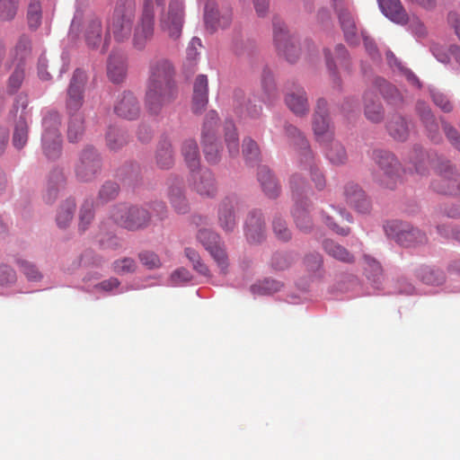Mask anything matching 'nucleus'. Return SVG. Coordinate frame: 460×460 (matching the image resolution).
<instances>
[{"instance_id":"obj_1","label":"nucleus","mask_w":460,"mask_h":460,"mask_svg":"<svg viewBox=\"0 0 460 460\" xmlns=\"http://www.w3.org/2000/svg\"><path fill=\"white\" fill-rule=\"evenodd\" d=\"M175 69L166 58H154L149 63L145 94V107L151 115H158L178 97Z\"/></svg>"},{"instance_id":"obj_2","label":"nucleus","mask_w":460,"mask_h":460,"mask_svg":"<svg viewBox=\"0 0 460 460\" xmlns=\"http://www.w3.org/2000/svg\"><path fill=\"white\" fill-rule=\"evenodd\" d=\"M136 12V0H117L107 23L108 32L117 42H125L131 37Z\"/></svg>"},{"instance_id":"obj_3","label":"nucleus","mask_w":460,"mask_h":460,"mask_svg":"<svg viewBox=\"0 0 460 460\" xmlns=\"http://www.w3.org/2000/svg\"><path fill=\"white\" fill-rule=\"evenodd\" d=\"M164 0H144L141 13L133 27L132 45L142 50L152 40L155 34V6H163Z\"/></svg>"},{"instance_id":"obj_4","label":"nucleus","mask_w":460,"mask_h":460,"mask_svg":"<svg viewBox=\"0 0 460 460\" xmlns=\"http://www.w3.org/2000/svg\"><path fill=\"white\" fill-rule=\"evenodd\" d=\"M61 116L56 111H48L42 119L41 146L48 159L58 158L62 150V138L59 132Z\"/></svg>"},{"instance_id":"obj_5","label":"nucleus","mask_w":460,"mask_h":460,"mask_svg":"<svg viewBox=\"0 0 460 460\" xmlns=\"http://www.w3.org/2000/svg\"><path fill=\"white\" fill-rule=\"evenodd\" d=\"M285 131L290 142L296 146L301 151V155L305 158V162L308 164V171L311 177L312 181L314 184V187L318 190H322L326 186V180L323 173L320 171L318 166L313 163V154L309 148V145L302 132L290 124L285 126Z\"/></svg>"},{"instance_id":"obj_6","label":"nucleus","mask_w":460,"mask_h":460,"mask_svg":"<svg viewBox=\"0 0 460 460\" xmlns=\"http://www.w3.org/2000/svg\"><path fill=\"white\" fill-rule=\"evenodd\" d=\"M113 220L128 230L146 227L150 221V213L144 208L119 204L111 211Z\"/></svg>"},{"instance_id":"obj_7","label":"nucleus","mask_w":460,"mask_h":460,"mask_svg":"<svg viewBox=\"0 0 460 460\" xmlns=\"http://www.w3.org/2000/svg\"><path fill=\"white\" fill-rule=\"evenodd\" d=\"M372 157L381 171L377 181L385 187L394 189L400 181L402 175V168L398 160L393 154L384 150H374Z\"/></svg>"},{"instance_id":"obj_8","label":"nucleus","mask_w":460,"mask_h":460,"mask_svg":"<svg viewBox=\"0 0 460 460\" xmlns=\"http://www.w3.org/2000/svg\"><path fill=\"white\" fill-rule=\"evenodd\" d=\"M385 232L396 243L405 247H415L428 243L424 232L405 222L392 221L386 225Z\"/></svg>"},{"instance_id":"obj_9","label":"nucleus","mask_w":460,"mask_h":460,"mask_svg":"<svg viewBox=\"0 0 460 460\" xmlns=\"http://www.w3.org/2000/svg\"><path fill=\"white\" fill-rule=\"evenodd\" d=\"M184 6L182 0H170L167 11L159 17V27L171 40H177L182 31Z\"/></svg>"},{"instance_id":"obj_10","label":"nucleus","mask_w":460,"mask_h":460,"mask_svg":"<svg viewBox=\"0 0 460 460\" xmlns=\"http://www.w3.org/2000/svg\"><path fill=\"white\" fill-rule=\"evenodd\" d=\"M29 101L26 95L17 96L11 113L13 116L19 115L18 119L14 123L13 134V145L17 149H22L27 144L29 138V124L31 113L27 110Z\"/></svg>"},{"instance_id":"obj_11","label":"nucleus","mask_w":460,"mask_h":460,"mask_svg":"<svg viewBox=\"0 0 460 460\" xmlns=\"http://www.w3.org/2000/svg\"><path fill=\"white\" fill-rule=\"evenodd\" d=\"M290 189L292 197L296 202L293 209V217L298 228L302 231H308L312 227V219L305 208L302 206V194L306 191L307 185L304 178L295 173L290 178Z\"/></svg>"},{"instance_id":"obj_12","label":"nucleus","mask_w":460,"mask_h":460,"mask_svg":"<svg viewBox=\"0 0 460 460\" xmlns=\"http://www.w3.org/2000/svg\"><path fill=\"white\" fill-rule=\"evenodd\" d=\"M199 242L210 253L223 274L226 273L228 257L223 247L220 236L208 229H200L197 234Z\"/></svg>"},{"instance_id":"obj_13","label":"nucleus","mask_w":460,"mask_h":460,"mask_svg":"<svg viewBox=\"0 0 460 460\" xmlns=\"http://www.w3.org/2000/svg\"><path fill=\"white\" fill-rule=\"evenodd\" d=\"M86 75L82 69H76L70 80L67 88L66 108L68 115L81 113L80 109L84 103V93L86 84Z\"/></svg>"},{"instance_id":"obj_14","label":"nucleus","mask_w":460,"mask_h":460,"mask_svg":"<svg viewBox=\"0 0 460 460\" xmlns=\"http://www.w3.org/2000/svg\"><path fill=\"white\" fill-rule=\"evenodd\" d=\"M101 171V158L97 151L91 146L85 147L80 154L75 165V175L81 181H93Z\"/></svg>"},{"instance_id":"obj_15","label":"nucleus","mask_w":460,"mask_h":460,"mask_svg":"<svg viewBox=\"0 0 460 460\" xmlns=\"http://www.w3.org/2000/svg\"><path fill=\"white\" fill-rule=\"evenodd\" d=\"M273 39L278 51L283 55L288 62L294 63L297 60L299 49L286 30L284 22L278 19L273 22Z\"/></svg>"},{"instance_id":"obj_16","label":"nucleus","mask_w":460,"mask_h":460,"mask_svg":"<svg viewBox=\"0 0 460 460\" xmlns=\"http://www.w3.org/2000/svg\"><path fill=\"white\" fill-rule=\"evenodd\" d=\"M432 188L435 191L442 194H460L457 174L448 162L440 164L438 179L432 181Z\"/></svg>"},{"instance_id":"obj_17","label":"nucleus","mask_w":460,"mask_h":460,"mask_svg":"<svg viewBox=\"0 0 460 460\" xmlns=\"http://www.w3.org/2000/svg\"><path fill=\"white\" fill-rule=\"evenodd\" d=\"M313 128L318 142L328 143L332 140L333 131L329 121L327 102L323 99L317 101L314 114Z\"/></svg>"},{"instance_id":"obj_18","label":"nucleus","mask_w":460,"mask_h":460,"mask_svg":"<svg viewBox=\"0 0 460 460\" xmlns=\"http://www.w3.org/2000/svg\"><path fill=\"white\" fill-rule=\"evenodd\" d=\"M239 200L235 196L223 199L218 207L217 219L220 227L226 233H231L237 226Z\"/></svg>"},{"instance_id":"obj_19","label":"nucleus","mask_w":460,"mask_h":460,"mask_svg":"<svg viewBox=\"0 0 460 460\" xmlns=\"http://www.w3.org/2000/svg\"><path fill=\"white\" fill-rule=\"evenodd\" d=\"M110 35L108 30L103 35L102 23L100 18L93 17L87 22L84 37L89 49H96L102 45V51H107L110 44Z\"/></svg>"},{"instance_id":"obj_20","label":"nucleus","mask_w":460,"mask_h":460,"mask_svg":"<svg viewBox=\"0 0 460 460\" xmlns=\"http://www.w3.org/2000/svg\"><path fill=\"white\" fill-rule=\"evenodd\" d=\"M114 112L122 119H137L141 112L140 103L133 93L124 92L117 97Z\"/></svg>"},{"instance_id":"obj_21","label":"nucleus","mask_w":460,"mask_h":460,"mask_svg":"<svg viewBox=\"0 0 460 460\" xmlns=\"http://www.w3.org/2000/svg\"><path fill=\"white\" fill-rule=\"evenodd\" d=\"M246 239L251 243H259L265 238L266 227L262 214L259 210L249 213L244 226Z\"/></svg>"},{"instance_id":"obj_22","label":"nucleus","mask_w":460,"mask_h":460,"mask_svg":"<svg viewBox=\"0 0 460 460\" xmlns=\"http://www.w3.org/2000/svg\"><path fill=\"white\" fill-rule=\"evenodd\" d=\"M346 202L358 212L365 214L370 210V201L363 190L356 183L349 182L344 186Z\"/></svg>"},{"instance_id":"obj_23","label":"nucleus","mask_w":460,"mask_h":460,"mask_svg":"<svg viewBox=\"0 0 460 460\" xmlns=\"http://www.w3.org/2000/svg\"><path fill=\"white\" fill-rule=\"evenodd\" d=\"M208 102V80L207 75H199L193 84L191 110L194 113H201Z\"/></svg>"},{"instance_id":"obj_24","label":"nucleus","mask_w":460,"mask_h":460,"mask_svg":"<svg viewBox=\"0 0 460 460\" xmlns=\"http://www.w3.org/2000/svg\"><path fill=\"white\" fill-rule=\"evenodd\" d=\"M192 173L193 189L201 196L214 197L217 189L212 172L208 169H202Z\"/></svg>"},{"instance_id":"obj_25","label":"nucleus","mask_w":460,"mask_h":460,"mask_svg":"<svg viewBox=\"0 0 460 460\" xmlns=\"http://www.w3.org/2000/svg\"><path fill=\"white\" fill-rule=\"evenodd\" d=\"M285 102L289 110L297 116L305 115L309 111L306 93L300 86H294L288 92Z\"/></svg>"},{"instance_id":"obj_26","label":"nucleus","mask_w":460,"mask_h":460,"mask_svg":"<svg viewBox=\"0 0 460 460\" xmlns=\"http://www.w3.org/2000/svg\"><path fill=\"white\" fill-rule=\"evenodd\" d=\"M381 12L392 22L406 24L408 14L400 0H377Z\"/></svg>"},{"instance_id":"obj_27","label":"nucleus","mask_w":460,"mask_h":460,"mask_svg":"<svg viewBox=\"0 0 460 460\" xmlns=\"http://www.w3.org/2000/svg\"><path fill=\"white\" fill-rule=\"evenodd\" d=\"M126 58L122 53L112 52L108 59L107 74L113 83H120L126 76Z\"/></svg>"},{"instance_id":"obj_28","label":"nucleus","mask_w":460,"mask_h":460,"mask_svg":"<svg viewBox=\"0 0 460 460\" xmlns=\"http://www.w3.org/2000/svg\"><path fill=\"white\" fill-rule=\"evenodd\" d=\"M416 111L427 128L429 138L434 142H438L439 140V127L430 108L424 102L420 101L416 104Z\"/></svg>"},{"instance_id":"obj_29","label":"nucleus","mask_w":460,"mask_h":460,"mask_svg":"<svg viewBox=\"0 0 460 460\" xmlns=\"http://www.w3.org/2000/svg\"><path fill=\"white\" fill-rule=\"evenodd\" d=\"M235 99V111L243 118H258L262 111L261 105L252 103V100L246 99L242 91L234 93Z\"/></svg>"},{"instance_id":"obj_30","label":"nucleus","mask_w":460,"mask_h":460,"mask_svg":"<svg viewBox=\"0 0 460 460\" xmlns=\"http://www.w3.org/2000/svg\"><path fill=\"white\" fill-rule=\"evenodd\" d=\"M258 181L267 197L275 199L279 196L280 192V186L268 167H259Z\"/></svg>"},{"instance_id":"obj_31","label":"nucleus","mask_w":460,"mask_h":460,"mask_svg":"<svg viewBox=\"0 0 460 460\" xmlns=\"http://www.w3.org/2000/svg\"><path fill=\"white\" fill-rule=\"evenodd\" d=\"M365 115L372 122H380L384 118V110L376 95L367 91L364 94Z\"/></svg>"},{"instance_id":"obj_32","label":"nucleus","mask_w":460,"mask_h":460,"mask_svg":"<svg viewBox=\"0 0 460 460\" xmlns=\"http://www.w3.org/2000/svg\"><path fill=\"white\" fill-rule=\"evenodd\" d=\"M323 248L328 255L337 261L349 264L355 262V256L347 248L332 240H324Z\"/></svg>"},{"instance_id":"obj_33","label":"nucleus","mask_w":460,"mask_h":460,"mask_svg":"<svg viewBox=\"0 0 460 460\" xmlns=\"http://www.w3.org/2000/svg\"><path fill=\"white\" fill-rule=\"evenodd\" d=\"M155 164L162 170L170 169L174 164L172 144L168 140L159 142L155 154Z\"/></svg>"},{"instance_id":"obj_34","label":"nucleus","mask_w":460,"mask_h":460,"mask_svg":"<svg viewBox=\"0 0 460 460\" xmlns=\"http://www.w3.org/2000/svg\"><path fill=\"white\" fill-rule=\"evenodd\" d=\"M339 20L346 41L350 45H357L358 43V30L351 13L347 10H341L339 13Z\"/></svg>"},{"instance_id":"obj_35","label":"nucleus","mask_w":460,"mask_h":460,"mask_svg":"<svg viewBox=\"0 0 460 460\" xmlns=\"http://www.w3.org/2000/svg\"><path fill=\"white\" fill-rule=\"evenodd\" d=\"M181 154L187 166L192 172L199 169V151L198 144L194 139H187L182 143Z\"/></svg>"},{"instance_id":"obj_36","label":"nucleus","mask_w":460,"mask_h":460,"mask_svg":"<svg viewBox=\"0 0 460 460\" xmlns=\"http://www.w3.org/2000/svg\"><path fill=\"white\" fill-rule=\"evenodd\" d=\"M417 278L426 285L439 286L445 281V274L431 266H420L416 271Z\"/></svg>"},{"instance_id":"obj_37","label":"nucleus","mask_w":460,"mask_h":460,"mask_svg":"<svg viewBox=\"0 0 460 460\" xmlns=\"http://www.w3.org/2000/svg\"><path fill=\"white\" fill-rule=\"evenodd\" d=\"M84 132V116L83 113L69 115L67 127V138L69 142L75 143Z\"/></svg>"},{"instance_id":"obj_38","label":"nucleus","mask_w":460,"mask_h":460,"mask_svg":"<svg viewBox=\"0 0 460 460\" xmlns=\"http://www.w3.org/2000/svg\"><path fill=\"white\" fill-rule=\"evenodd\" d=\"M205 22L212 31H216L217 28L224 29L230 24L231 16L227 14L217 18V13L214 10V4L208 3L205 6Z\"/></svg>"},{"instance_id":"obj_39","label":"nucleus","mask_w":460,"mask_h":460,"mask_svg":"<svg viewBox=\"0 0 460 460\" xmlns=\"http://www.w3.org/2000/svg\"><path fill=\"white\" fill-rule=\"evenodd\" d=\"M375 87L380 92L387 102L393 104H398L402 101V97L399 91L384 78H376L375 80Z\"/></svg>"},{"instance_id":"obj_40","label":"nucleus","mask_w":460,"mask_h":460,"mask_svg":"<svg viewBox=\"0 0 460 460\" xmlns=\"http://www.w3.org/2000/svg\"><path fill=\"white\" fill-rule=\"evenodd\" d=\"M389 134L396 140L404 141L409 136V128L405 119L398 115L394 116L387 124Z\"/></svg>"},{"instance_id":"obj_41","label":"nucleus","mask_w":460,"mask_h":460,"mask_svg":"<svg viewBox=\"0 0 460 460\" xmlns=\"http://www.w3.org/2000/svg\"><path fill=\"white\" fill-rule=\"evenodd\" d=\"M75 209V201L72 199L65 200L59 207L57 214V224L59 227L65 228L72 221Z\"/></svg>"},{"instance_id":"obj_42","label":"nucleus","mask_w":460,"mask_h":460,"mask_svg":"<svg viewBox=\"0 0 460 460\" xmlns=\"http://www.w3.org/2000/svg\"><path fill=\"white\" fill-rule=\"evenodd\" d=\"M128 142L127 133L115 127H111L106 134V143L111 150H118Z\"/></svg>"},{"instance_id":"obj_43","label":"nucleus","mask_w":460,"mask_h":460,"mask_svg":"<svg viewBox=\"0 0 460 460\" xmlns=\"http://www.w3.org/2000/svg\"><path fill=\"white\" fill-rule=\"evenodd\" d=\"M225 140L230 156H236L239 154V139L236 133V128L232 121H226Z\"/></svg>"},{"instance_id":"obj_44","label":"nucleus","mask_w":460,"mask_h":460,"mask_svg":"<svg viewBox=\"0 0 460 460\" xmlns=\"http://www.w3.org/2000/svg\"><path fill=\"white\" fill-rule=\"evenodd\" d=\"M203 153L209 164H217L221 158V149L217 142V138H202Z\"/></svg>"},{"instance_id":"obj_45","label":"nucleus","mask_w":460,"mask_h":460,"mask_svg":"<svg viewBox=\"0 0 460 460\" xmlns=\"http://www.w3.org/2000/svg\"><path fill=\"white\" fill-rule=\"evenodd\" d=\"M330 146L326 151V156L329 161L336 165L343 164L348 160V155L345 147L337 141H330Z\"/></svg>"},{"instance_id":"obj_46","label":"nucleus","mask_w":460,"mask_h":460,"mask_svg":"<svg viewBox=\"0 0 460 460\" xmlns=\"http://www.w3.org/2000/svg\"><path fill=\"white\" fill-rule=\"evenodd\" d=\"M42 11L40 0H30L27 9V21L30 29L37 30L41 24Z\"/></svg>"},{"instance_id":"obj_47","label":"nucleus","mask_w":460,"mask_h":460,"mask_svg":"<svg viewBox=\"0 0 460 460\" xmlns=\"http://www.w3.org/2000/svg\"><path fill=\"white\" fill-rule=\"evenodd\" d=\"M365 273L375 283L381 281L383 270L380 263L369 255H364Z\"/></svg>"},{"instance_id":"obj_48","label":"nucleus","mask_w":460,"mask_h":460,"mask_svg":"<svg viewBox=\"0 0 460 460\" xmlns=\"http://www.w3.org/2000/svg\"><path fill=\"white\" fill-rule=\"evenodd\" d=\"M20 0H0V21L10 22L18 13Z\"/></svg>"},{"instance_id":"obj_49","label":"nucleus","mask_w":460,"mask_h":460,"mask_svg":"<svg viewBox=\"0 0 460 460\" xmlns=\"http://www.w3.org/2000/svg\"><path fill=\"white\" fill-rule=\"evenodd\" d=\"M218 124V115L215 111H209L205 117L201 137L216 138V133Z\"/></svg>"},{"instance_id":"obj_50","label":"nucleus","mask_w":460,"mask_h":460,"mask_svg":"<svg viewBox=\"0 0 460 460\" xmlns=\"http://www.w3.org/2000/svg\"><path fill=\"white\" fill-rule=\"evenodd\" d=\"M170 201L177 213L185 214L189 210V205L179 188H173L169 193Z\"/></svg>"},{"instance_id":"obj_51","label":"nucleus","mask_w":460,"mask_h":460,"mask_svg":"<svg viewBox=\"0 0 460 460\" xmlns=\"http://www.w3.org/2000/svg\"><path fill=\"white\" fill-rule=\"evenodd\" d=\"M16 264L29 280L38 281L42 278L41 273L32 262L25 259L18 258Z\"/></svg>"},{"instance_id":"obj_52","label":"nucleus","mask_w":460,"mask_h":460,"mask_svg":"<svg viewBox=\"0 0 460 460\" xmlns=\"http://www.w3.org/2000/svg\"><path fill=\"white\" fill-rule=\"evenodd\" d=\"M410 160L411 163L413 164L417 173L421 175L425 174L427 171L426 164L428 161V155L421 148H414Z\"/></svg>"},{"instance_id":"obj_53","label":"nucleus","mask_w":460,"mask_h":460,"mask_svg":"<svg viewBox=\"0 0 460 460\" xmlns=\"http://www.w3.org/2000/svg\"><path fill=\"white\" fill-rule=\"evenodd\" d=\"M282 286V283L278 280L265 279L260 285L252 286V291L260 295L272 294L280 290Z\"/></svg>"},{"instance_id":"obj_54","label":"nucleus","mask_w":460,"mask_h":460,"mask_svg":"<svg viewBox=\"0 0 460 460\" xmlns=\"http://www.w3.org/2000/svg\"><path fill=\"white\" fill-rule=\"evenodd\" d=\"M113 271L117 274L132 273L137 269V263L132 258L125 257L112 263Z\"/></svg>"},{"instance_id":"obj_55","label":"nucleus","mask_w":460,"mask_h":460,"mask_svg":"<svg viewBox=\"0 0 460 460\" xmlns=\"http://www.w3.org/2000/svg\"><path fill=\"white\" fill-rule=\"evenodd\" d=\"M272 228L275 235L281 241H288L291 238V232L287 222L280 217H275L272 222Z\"/></svg>"},{"instance_id":"obj_56","label":"nucleus","mask_w":460,"mask_h":460,"mask_svg":"<svg viewBox=\"0 0 460 460\" xmlns=\"http://www.w3.org/2000/svg\"><path fill=\"white\" fill-rule=\"evenodd\" d=\"M64 181V175L60 171L54 172L50 176L49 184L53 182V185H49L48 190L47 201L51 202L57 197L58 188L62 185Z\"/></svg>"},{"instance_id":"obj_57","label":"nucleus","mask_w":460,"mask_h":460,"mask_svg":"<svg viewBox=\"0 0 460 460\" xmlns=\"http://www.w3.org/2000/svg\"><path fill=\"white\" fill-rule=\"evenodd\" d=\"M118 192L119 186L117 183L111 181L105 182L99 191V199L102 203L108 202L115 199Z\"/></svg>"},{"instance_id":"obj_58","label":"nucleus","mask_w":460,"mask_h":460,"mask_svg":"<svg viewBox=\"0 0 460 460\" xmlns=\"http://www.w3.org/2000/svg\"><path fill=\"white\" fill-rule=\"evenodd\" d=\"M93 218V204L89 201H85L81 209L79 214V227L81 230L84 231L88 225L91 223V221Z\"/></svg>"},{"instance_id":"obj_59","label":"nucleus","mask_w":460,"mask_h":460,"mask_svg":"<svg viewBox=\"0 0 460 460\" xmlns=\"http://www.w3.org/2000/svg\"><path fill=\"white\" fill-rule=\"evenodd\" d=\"M304 263L309 272L315 273L323 266L322 255L318 252L309 253L305 257Z\"/></svg>"},{"instance_id":"obj_60","label":"nucleus","mask_w":460,"mask_h":460,"mask_svg":"<svg viewBox=\"0 0 460 460\" xmlns=\"http://www.w3.org/2000/svg\"><path fill=\"white\" fill-rule=\"evenodd\" d=\"M243 155L248 161L256 159L259 155L257 143L252 138H244L243 141Z\"/></svg>"},{"instance_id":"obj_61","label":"nucleus","mask_w":460,"mask_h":460,"mask_svg":"<svg viewBox=\"0 0 460 460\" xmlns=\"http://www.w3.org/2000/svg\"><path fill=\"white\" fill-rule=\"evenodd\" d=\"M16 281V273L5 264L0 265V286L12 285Z\"/></svg>"},{"instance_id":"obj_62","label":"nucleus","mask_w":460,"mask_h":460,"mask_svg":"<svg viewBox=\"0 0 460 460\" xmlns=\"http://www.w3.org/2000/svg\"><path fill=\"white\" fill-rule=\"evenodd\" d=\"M24 79V71L21 67H16L8 80V89L11 93L16 92L22 85Z\"/></svg>"},{"instance_id":"obj_63","label":"nucleus","mask_w":460,"mask_h":460,"mask_svg":"<svg viewBox=\"0 0 460 460\" xmlns=\"http://www.w3.org/2000/svg\"><path fill=\"white\" fill-rule=\"evenodd\" d=\"M138 257L142 264L148 269H155L161 265L160 259L152 252H142L139 253Z\"/></svg>"},{"instance_id":"obj_64","label":"nucleus","mask_w":460,"mask_h":460,"mask_svg":"<svg viewBox=\"0 0 460 460\" xmlns=\"http://www.w3.org/2000/svg\"><path fill=\"white\" fill-rule=\"evenodd\" d=\"M443 130L448 141L453 146L460 151V134L459 132L447 122H442Z\"/></svg>"}]
</instances>
